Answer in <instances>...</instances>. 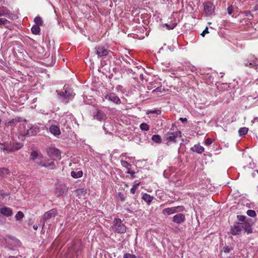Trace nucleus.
<instances>
[{
    "mask_svg": "<svg viewBox=\"0 0 258 258\" xmlns=\"http://www.w3.org/2000/svg\"><path fill=\"white\" fill-rule=\"evenodd\" d=\"M151 139L155 143L160 144L162 142V138L159 135H153Z\"/></svg>",
    "mask_w": 258,
    "mask_h": 258,
    "instance_id": "nucleus-28",
    "label": "nucleus"
},
{
    "mask_svg": "<svg viewBox=\"0 0 258 258\" xmlns=\"http://www.w3.org/2000/svg\"><path fill=\"white\" fill-rule=\"evenodd\" d=\"M138 255L126 252L124 254L123 258H137Z\"/></svg>",
    "mask_w": 258,
    "mask_h": 258,
    "instance_id": "nucleus-37",
    "label": "nucleus"
},
{
    "mask_svg": "<svg viewBox=\"0 0 258 258\" xmlns=\"http://www.w3.org/2000/svg\"><path fill=\"white\" fill-rule=\"evenodd\" d=\"M172 221L176 224H180L185 221V216L182 213H178L172 217Z\"/></svg>",
    "mask_w": 258,
    "mask_h": 258,
    "instance_id": "nucleus-15",
    "label": "nucleus"
},
{
    "mask_svg": "<svg viewBox=\"0 0 258 258\" xmlns=\"http://www.w3.org/2000/svg\"><path fill=\"white\" fill-rule=\"evenodd\" d=\"M57 97L59 102L66 104L72 100L75 95L73 89L65 85L62 89L56 90Z\"/></svg>",
    "mask_w": 258,
    "mask_h": 258,
    "instance_id": "nucleus-1",
    "label": "nucleus"
},
{
    "mask_svg": "<svg viewBox=\"0 0 258 258\" xmlns=\"http://www.w3.org/2000/svg\"><path fill=\"white\" fill-rule=\"evenodd\" d=\"M252 123H254L255 122H258V117H255L253 118V119L251 121Z\"/></svg>",
    "mask_w": 258,
    "mask_h": 258,
    "instance_id": "nucleus-56",
    "label": "nucleus"
},
{
    "mask_svg": "<svg viewBox=\"0 0 258 258\" xmlns=\"http://www.w3.org/2000/svg\"><path fill=\"white\" fill-rule=\"evenodd\" d=\"M0 213L3 215L9 217L12 215V209L7 207H4L0 209Z\"/></svg>",
    "mask_w": 258,
    "mask_h": 258,
    "instance_id": "nucleus-19",
    "label": "nucleus"
},
{
    "mask_svg": "<svg viewBox=\"0 0 258 258\" xmlns=\"http://www.w3.org/2000/svg\"><path fill=\"white\" fill-rule=\"evenodd\" d=\"M140 129L142 131H148L149 130V126L146 123H142L140 125Z\"/></svg>",
    "mask_w": 258,
    "mask_h": 258,
    "instance_id": "nucleus-34",
    "label": "nucleus"
},
{
    "mask_svg": "<svg viewBox=\"0 0 258 258\" xmlns=\"http://www.w3.org/2000/svg\"><path fill=\"white\" fill-rule=\"evenodd\" d=\"M237 219L240 222H244L246 220H245L246 217L244 215H237Z\"/></svg>",
    "mask_w": 258,
    "mask_h": 258,
    "instance_id": "nucleus-40",
    "label": "nucleus"
},
{
    "mask_svg": "<svg viewBox=\"0 0 258 258\" xmlns=\"http://www.w3.org/2000/svg\"><path fill=\"white\" fill-rule=\"evenodd\" d=\"M242 231L241 223L236 222L230 226V233L232 235H239Z\"/></svg>",
    "mask_w": 258,
    "mask_h": 258,
    "instance_id": "nucleus-13",
    "label": "nucleus"
},
{
    "mask_svg": "<svg viewBox=\"0 0 258 258\" xmlns=\"http://www.w3.org/2000/svg\"><path fill=\"white\" fill-rule=\"evenodd\" d=\"M112 77H113V74H111L109 76L108 78L109 79H111Z\"/></svg>",
    "mask_w": 258,
    "mask_h": 258,
    "instance_id": "nucleus-61",
    "label": "nucleus"
},
{
    "mask_svg": "<svg viewBox=\"0 0 258 258\" xmlns=\"http://www.w3.org/2000/svg\"><path fill=\"white\" fill-rule=\"evenodd\" d=\"M177 23H173L171 25V27L172 28V30L176 26Z\"/></svg>",
    "mask_w": 258,
    "mask_h": 258,
    "instance_id": "nucleus-55",
    "label": "nucleus"
},
{
    "mask_svg": "<svg viewBox=\"0 0 258 258\" xmlns=\"http://www.w3.org/2000/svg\"><path fill=\"white\" fill-rule=\"evenodd\" d=\"M57 214V210L56 209H52L45 212L41 220V222L42 223V227H43L45 223H47L50 219L54 218Z\"/></svg>",
    "mask_w": 258,
    "mask_h": 258,
    "instance_id": "nucleus-5",
    "label": "nucleus"
},
{
    "mask_svg": "<svg viewBox=\"0 0 258 258\" xmlns=\"http://www.w3.org/2000/svg\"><path fill=\"white\" fill-rule=\"evenodd\" d=\"M223 251L225 252V253H229L231 250L233 249V248L232 247H231L230 248L229 246H225L223 247Z\"/></svg>",
    "mask_w": 258,
    "mask_h": 258,
    "instance_id": "nucleus-41",
    "label": "nucleus"
},
{
    "mask_svg": "<svg viewBox=\"0 0 258 258\" xmlns=\"http://www.w3.org/2000/svg\"><path fill=\"white\" fill-rule=\"evenodd\" d=\"M213 143V141L210 138H207L205 141V144L206 145H207V146H209L210 145H211Z\"/></svg>",
    "mask_w": 258,
    "mask_h": 258,
    "instance_id": "nucleus-42",
    "label": "nucleus"
},
{
    "mask_svg": "<svg viewBox=\"0 0 258 258\" xmlns=\"http://www.w3.org/2000/svg\"><path fill=\"white\" fill-rule=\"evenodd\" d=\"M164 25L166 27L167 29L168 30H172V28L171 27V25H169L167 23H165Z\"/></svg>",
    "mask_w": 258,
    "mask_h": 258,
    "instance_id": "nucleus-54",
    "label": "nucleus"
},
{
    "mask_svg": "<svg viewBox=\"0 0 258 258\" xmlns=\"http://www.w3.org/2000/svg\"><path fill=\"white\" fill-rule=\"evenodd\" d=\"M140 184V182L135 183L130 190V192L132 194H134L136 192V190Z\"/></svg>",
    "mask_w": 258,
    "mask_h": 258,
    "instance_id": "nucleus-39",
    "label": "nucleus"
},
{
    "mask_svg": "<svg viewBox=\"0 0 258 258\" xmlns=\"http://www.w3.org/2000/svg\"><path fill=\"white\" fill-rule=\"evenodd\" d=\"M112 228L114 232L120 234L124 233L126 230V226L122 223L119 218L114 219Z\"/></svg>",
    "mask_w": 258,
    "mask_h": 258,
    "instance_id": "nucleus-3",
    "label": "nucleus"
},
{
    "mask_svg": "<svg viewBox=\"0 0 258 258\" xmlns=\"http://www.w3.org/2000/svg\"><path fill=\"white\" fill-rule=\"evenodd\" d=\"M190 150L198 154H202L204 151V148L200 144H196L190 148Z\"/></svg>",
    "mask_w": 258,
    "mask_h": 258,
    "instance_id": "nucleus-21",
    "label": "nucleus"
},
{
    "mask_svg": "<svg viewBox=\"0 0 258 258\" xmlns=\"http://www.w3.org/2000/svg\"><path fill=\"white\" fill-rule=\"evenodd\" d=\"M241 229H243L245 232L247 234H250L252 232V228L251 225L248 222L247 220L244 222L241 223Z\"/></svg>",
    "mask_w": 258,
    "mask_h": 258,
    "instance_id": "nucleus-18",
    "label": "nucleus"
},
{
    "mask_svg": "<svg viewBox=\"0 0 258 258\" xmlns=\"http://www.w3.org/2000/svg\"><path fill=\"white\" fill-rule=\"evenodd\" d=\"M39 131V127L38 126L29 124L28 125L27 127L24 130V135L28 137L35 136Z\"/></svg>",
    "mask_w": 258,
    "mask_h": 258,
    "instance_id": "nucleus-7",
    "label": "nucleus"
},
{
    "mask_svg": "<svg viewBox=\"0 0 258 258\" xmlns=\"http://www.w3.org/2000/svg\"><path fill=\"white\" fill-rule=\"evenodd\" d=\"M11 145V152H15L20 149L22 147L23 145L20 143H13L10 144Z\"/></svg>",
    "mask_w": 258,
    "mask_h": 258,
    "instance_id": "nucleus-23",
    "label": "nucleus"
},
{
    "mask_svg": "<svg viewBox=\"0 0 258 258\" xmlns=\"http://www.w3.org/2000/svg\"><path fill=\"white\" fill-rule=\"evenodd\" d=\"M246 13H248L249 14L250 13V12L249 11L246 12Z\"/></svg>",
    "mask_w": 258,
    "mask_h": 258,
    "instance_id": "nucleus-62",
    "label": "nucleus"
},
{
    "mask_svg": "<svg viewBox=\"0 0 258 258\" xmlns=\"http://www.w3.org/2000/svg\"><path fill=\"white\" fill-rule=\"evenodd\" d=\"M233 11V7L232 5H230L227 8V12L228 14L231 15Z\"/></svg>",
    "mask_w": 258,
    "mask_h": 258,
    "instance_id": "nucleus-45",
    "label": "nucleus"
},
{
    "mask_svg": "<svg viewBox=\"0 0 258 258\" xmlns=\"http://www.w3.org/2000/svg\"><path fill=\"white\" fill-rule=\"evenodd\" d=\"M10 175V172L8 168L5 167L0 168V176L6 177Z\"/></svg>",
    "mask_w": 258,
    "mask_h": 258,
    "instance_id": "nucleus-27",
    "label": "nucleus"
},
{
    "mask_svg": "<svg viewBox=\"0 0 258 258\" xmlns=\"http://www.w3.org/2000/svg\"><path fill=\"white\" fill-rule=\"evenodd\" d=\"M137 258H144V257L141 254H138Z\"/></svg>",
    "mask_w": 258,
    "mask_h": 258,
    "instance_id": "nucleus-60",
    "label": "nucleus"
},
{
    "mask_svg": "<svg viewBox=\"0 0 258 258\" xmlns=\"http://www.w3.org/2000/svg\"><path fill=\"white\" fill-rule=\"evenodd\" d=\"M0 144L1 145V149L3 150L8 151L9 152H11V145L9 144L8 143H4V144H1L0 143Z\"/></svg>",
    "mask_w": 258,
    "mask_h": 258,
    "instance_id": "nucleus-32",
    "label": "nucleus"
},
{
    "mask_svg": "<svg viewBox=\"0 0 258 258\" xmlns=\"http://www.w3.org/2000/svg\"><path fill=\"white\" fill-rule=\"evenodd\" d=\"M34 21L36 25L41 26L43 24L42 18L39 16H37L34 18Z\"/></svg>",
    "mask_w": 258,
    "mask_h": 258,
    "instance_id": "nucleus-33",
    "label": "nucleus"
},
{
    "mask_svg": "<svg viewBox=\"0 0 258 258\" xmlns=\"http://www.w3.org/2000/svg\"><path fill=\"white\" fill-rule=\"evenodd\" d=\"M82 249L81 248H78L75 251V255L77 256H78L79 254L81 253Z\"/></svg>",
    "mask_w": 258,
    "mask_h": 258,
    "instance_id": "nucleus-49",
    "label": "nucleus"
},
{
    "mask_svg": "<svg viewBox=\"0 0 258 258\" xmlns=\"http://www.w3.org/2000/svg\"><path fill=\"white\" fill-rule=\"evenodd\" d=\"M10 1L11 0H0V2H3V4L4 5H9Z\"/></svg>",
    "mask_w": 258,
    "mask_h": 258,
    "instance_id": "nucleus-51",
    "label": "nucleus"
},
{
    "mask_svg": "<svg viewBox=\"0 0 258 258\" xmlns=\"http://www.w3.org/2000/svg\"><path fill=\"white\" fill-rule=\"evenodd\" d=\"M41 157L40 156L38 155L37 151H33L31 152L30 155V159L32 161H35L37 158L39 159Z\"/></svg>",
    "mask_w": 258,
    "mask_h": 258,
    "instance_id": "nucleus-29",
    "label": "nucleus"
},
{
    "mask_svg": "<svg viewBox=\"0 0 258 258\" xmlns=\"http://www.w3.org/2000/svg\"><path fill=\"white\" fill-rule=\"evenodd\" d=\"M67 120L65 118H62L60 121V123L61 125H63L64 126L66 125Z\"/></svg>",
    "mask_w": 258,
    "mask_h": 258,
    "instance_id": "nucleus-50",
    "label": "nucleus"
},
{
    "mask_svg": "<svg viewBox=\"0 0 258 258\" xmlns=\"http://www.w3.org/2000/svg\"><path fill=\"white\" fill-rule=\"evenodd\" d=\"M35 163L41 167H48L52 166L54 164V163L53 161H51L50 162L46 163L45 162L42 161H41L39 162L37 161L35 162Z\"/></svg>",
    "mask_w": 258,
    "mask_h": 258,
    "instance_id": "nucleus-24",
    "label": "nucleus"
},
{
    "mask_svg": "<svg viewBox=\"0 0 258 258\" xmlns=\"http://www.w3.org/2000/svg\"><path fill=\"white\" fill-rule=\"evenodd\" d=\"M185 208L183 206H178L176 207L165 208L162 211V214L164 215L168 216L178 212H183Z\"/></svg>",
    "mask_w": 258,
    "mask_h": 258,
    "instance_id": "nucleus-9",
    "label": "nucleus"
},
{
    "mask_svg": "<svg viewBox=\"0 0 258 258\" xmlns=\"http://www.w3.org/2000/svg\"><path fill=\"white\" fill-rule=\"evenodd\" d=\"M215 6L211 2H207L204 3V10L208 16L214 15Z\"/></svg>",
    "mask_w": 258,
    "mask_h": 258,
    "instance_id": "nucleus-12",
    "label": "nucleus"
},
{
    "mask_svg": "<svg viewBox=\"0 0 258 258\" xmlns=\"http://www.w3.org/2000/svg\"><path fill=\"white\" fill-rule=\"evenodd\" d=\"M48 153L50 154V156H52V157H55L59 159L60 158L61 152L58 149L56 148H53L49 149Z\"/></svg>",
    "mask_w": 258,
    "mask_h": 258,
    "instance_id": "nucleus-20",
    "label": "nucleus"
},
{
    "mask_svg": "<svg viewBox=\"0 0 258 258\" xmlns=\"http://www.w3.org/2000/svg\"><path fill=\"white\" fill-rule=\"evenodd\" d=\"M179 120L183 123H186L187 122V119L186 118L180 117Z\"/></svg>",
    "mask_w": 258,
    "mask_h": 258,
    "instance_id": "nucleus-52",
    "label": "nucleus"
},
{
    "mask_svg": "<svg viewBox=\"0 0 258 258\" xmlns=\"http://www.w3.org/2000/svg\"><path fill=\"white\" fill-rule=\"evenodd\" d=\"M83 175V172L82 170L78 171H72L71 172V175L74 178H78L81 177Z\"/></svg>",
    "mask_w": 258,
    "mask_h": 258,
    "instance_id": "nucleus-26",
    "label": "nucleus"
},
{
    "mask_svg": "<svg viewBox=\"0 0 258 258\" xmlns=\"http://www.w3.org/2000/svg\"><path fill=\"white\" fill-rule=\"evenodd\" d=\"M0 27H6L9 30L13 29V26L11 24V22L5 18L0 17Z\"/></svg>",
    "mask_w": 258,
    "mask_h": 258,
    "instance_id": "nucleus-16",
    "label": "nucleus"
},
{
    "mask_svg": "<svg viewBox=\"0 0 258 258\" xmlns=\"http://www.w3.org/2000/svg\"><path fill=\"white\" fill-rule=\"evenodd\" d=\"M121 165L126 168L127 170L130 169L131 168V164L129 163H128L126 161L124 160H121Z\"/></svg>",
    "mask_w": 258,
    "mask_h": 258,
    "instance_id": "nucleus-35",
    "label": "nucleus"
},
{
    "mask_svg": "<svg viewBox=\"0 0 258 258\" xmlns=\"http://www.w3.org/2000/svg\"><path fill=\"white\" fill-rule=\"evenodd\" d=\"M33 228L35 230H37L38 226L37 225H34Z\"/></svg>",
    "mask_w": 258,
    "mask_h": 258,
    "instance_id": "nucleus-58",
    "label": "nucleus"
},
{
    "mask_svg": "<svg viewBox=\"0 0 258 258\" xmlns=\"http://www.w3.org/2000/svg\"><path fill=\"white\" fill-rule=\"evenodd\" d=\"M161 64L165 68H169L170 66V63L167 61L162 62L161 63Z\"/></svg>",
    "mask_w": 258,
    "mask_h": 258,
    "instance_id": "nucleus-48",
    "label": "nucleus"
},
{
    "mask_svg": "<svg viewBox=\"0 0 258 258\" xmlns=\"http://www.w3.org/2000/svg\"><path fill=\"white\" fill-rule=\"evenodd\" d=\"M208 33H209L208 28V27H206V28L205 29V30L203 31V32L201 33V35L203 37H204L205 36V35Z\"/></svg>",
    "mask_w": 258,
    "mask_h": 258,
    "instance_id": "nucleus-46",
    "label": "nucleus"
},
{
    "mask_svg": "<svg viewBox=\"0 0 258 258\" xmlns=\"http://www.w3.org/2000/svg\"><path fill=\"white\" fill-rule=\"evenodd\" d=\"M255 172L258 174V170H256L255 171V172H254L253 173H252V176L253 177H255L256 174H255Z\"/></svg>",
    "mask_w": 258,
    "mask_h": 258,
    "instance_id": "nucleus-59",
    "label": "nucleus"
},
{
    "mask_svg": "<svg viewBox=\"0 0 258 258\" xmlns=\"http://www.w3.org/2000/svg\"><path fill=\"white\" fill-rule=\"evenodd\" d=\"M248 128L243 127H241L238 130V134L240 136H243L245 135L248 132Z\"/></svg>",
    "mask_w": 258,
    "mask_h": 258,
    "instance_id": "nucleus-31",
    "label": "nucleus"
},
{
    "mask_svg": "<svg viewBox=\"0 0 258 258\" xmlns=\"http://www.w3.org/2000/svg\"><path fill=\"white\" fill-rule=\"evenodd\" d=\"M244 64L245 67L256 70L258 67V58L254 55H250L246 60H244Z\"/></svg>",
    "mask_w": 258,
    "mask_h": 258,
    "instance_id": "nucleus-6",
    "label": "nucleus"
},
{
    "mask_svg": "<svg viewBox=\"0 0 258 258\" xmlns=\"http://www.w3.org/2000/svg\"><path fill=\"white\" fill-rule=\"evenodd\" d=\"M181 137V132L180 131L176 132H168L166 136V144L169 146L171 144L177 143V139Z\"/></svg>",
    "mask_w": 258,
    "mask_h": 258,
    "instance_id": "nucleus-2",
    "label": "nucleus"
},
{
    "mask_svg": "<svg viewBox=\"0 0 258 258\" xmlns=\"http://www.w3.org/2000/svg\"><path fill=\"white\" fill-rule=\"evenodd\" d=\"M247 215L250 217H255L256 215L255 211L252 210H248L246 211Z\"/></svg>",
    "mask_w": 258,
    "mask_h": 258,
    "instance_id": "nucleus-38",
    "label": "nucleus"
},
{
    "mask_svg": "<svg viewBox=\"0 0 258 258\" xmlns=\"http://www.w3.org/2000/svg\"><path fill=\"white\" fill-rule=\"evenodd\" d=\"M9 5H4L3 4V2H0V17L5 16L9 19H13V17L15 16L7 8L6 6Z\"/></svg>",
    "mask_w": 258,
    "mask_h": 258,
    "instance_id": "nucleus-10",
    "label": "nucleus"
},
{
    "mask_svg": "<svg viewBox=\"0 0 258 258\" xmlns=\"http://www.w3.org/2000/svg\"><path fill=\"white\" fill-rule=\"evenodd\" d=\"M5 258H18V257L16 256L10 255L8 256H6Z\"/></svg>",
    "mask_w": 258,
    "mask_h": 258,
    "instance_id": "nucleus-57",
    "label": "nucleus"
},
{
    "mask_svg": "<svg viewBox=\"0 0 258 258\" xmlns=\"http://www.w3.org/2000/svg\"><path fill=\"white\" fill-rule=\"evenodd\" d=\"M103 99L112 102L115 104H120L121 101L118 96L114 92L105 93L103 95Z\"/></svg>",
    "mask_w": 258,
    "mask_h": 258,
    "instance_id": "nucleus-8",
    "label": "nucleus"
},
{
    "mask_svg": "<svg viewBox=\"0 0 258 258\" xmlns=\"http://www.w3.org/2000/svg\"><path fill=\"white\" fill-rule=\"evenodd\" d=\"M248 15V13H247V14H246V16H247Z\"/></svg>",
    "mask_w": 258,
    "mask_h": 258,
    "instance_id": "nucleus-63",
    "label": "nucleus"
},
{
    "mask_svg": "<svg viewBox=\"0 0 258 258\" xmlns=\"http://www.w3.org/2000/svg\"><path fill=\"white\" fill-rule=\"evenodd\" d=\"M49 131L51 132V133H52L55 136H58L60 134V131L59 127L55 125H51L49 127Z\"/></svg>",
    "mask_w": 258,
    "mask_h": 258,
    "instance_id": "nucleus-22",
    "label": "nucleus"
},
{
    "mask_svg": "<svg viewBox=\"0 0 258 258\" xmlns=\"http://www.w3.org/2000/svg\"><path fill=\"white\" fill-rule=\"evenodd\" d=\"M40 26L34 25L31 28V31L33 34L35 35H38L40 33Z\"/></svg>",
    "mask_w": 258,
    "mask_h": 258,
    "instance_id": "nucleus-30",
    "label": "nucleus"
},
{
    "mask_svg": "<svg viewBox=\"0 0 258 258\" xmlns=\"http://www.w3.org/2000/svg\"><path fill=\"white\" fill-rule=\"evenodd\" d=\"M126 173L127 174H131L132 178H134L135 177V172L131 170V168L128 170H127V171Z\"/></svg>",
    "mask_w": 258,
    "mask_h": 258,
    "instance_id": "nucleus-43",
    "label": "nucleus"
},
{
    "mask_svg": "<svg viewBox=\"0 0 258 258\" xmlns=\"http://www.w3.org/2000/svg\"><path fill=\"white\" fill-rule=\"evenodd\" d=\"M95 49L98 57L106 56L110 52L105 46L103 45L97 46L95 47Z\"/></svg>",
    "mask_w": 258,
    "mask_h": 258,
    "instance_id": "nucleus-11",
    "label": "nucleus"
},
{
    "mask_svg": "<svg viewBox=\"0 0 258 258\" xmlns=\"http://www.w3.org/2000/svg\"><path fill=\"white\" fill-rule=\"evenodd\" d=\"M24 214L21 211H19L17 212L15 216V218L16 220L20 221L24 217Z\"/></svg>",
    "mask_w": 258,
    "mask_h": 258,
    "instance_id": "nucleus-36",
    "label": "nucleus"
},
{
    "mask_svg": "<svg viewBox=\"0 0 258 258\" xmlns=\"http://www.w3.org/2000/svg\"><path fill=\"white\" fill-rule=\"evenodd\" d=\"M248 15V13H247V14H246V16H247Z\"/></svg>",
    "mask_w": 258,
    "mask_h": 258,
    "instance_id": "nucleus-64",
    "label": "nucleus"
},
{
    "mask_svg": "<svg viewBox=\"0 0 258 258\" xmlns=\"http://www.w3.org/2000/svg\"><path fill=\"white\" fill-rule=\"evenodd\" d=\"M103 129L104 131V132H105L106 134H107L109 133V131L107 130V128L106 127V124H104V125H103Z\"/></svg>",
    "mask_w": 258,
    "mask_h": 258,
    "instance_id": "nucleus-53",
    "label": "nucleus"
},
{
    "mask_svg": "<svg viewBox=\"0 0 258 258\" xmlns=\"http://www.w3.org/2000/svg\"><path fill=\"white\" fill-rule=\"evenodd\" d=\"M164 90V89L162 88V86L158 87L157 88H156L153 91L154 92H162V91Z\"/></svg>",
    "mask_w": 258,
    "mask_h": 258,
    "instance_id": "nucleus-47",
    "label": "nucleus"
},
{
    "mask_svg": "<svg viewBox=\"0 0 258 258\" xmlns=\"http://www.w3.org/2000/svg\"><path fill=\"white\" fill-rule=\"evenodd\" d=\"M21 246L20 241L15 237H9L6 241L5 248L10 250H14L15 247H19Z\"/></svg>",
    "mask_w": 258,
    "mask_h": 258,
    "instance_id": "nucleus-4",
    "label": "nucleus"
},
{
    "mask_svg": "<svg viewBox=\"0 0 258 258\" xmlns=\"http://www.w3.org/2000/svg\"><path fill=\"white\" fill-rule=\"evenodd\" d=\"M106 118L104 112L101 110H97L93 113V118L99 121H103Z\"/></svg>",
    "mask_w": 258,
    "mask_h": 258,
    "instance_id": "nucleus-14",
    "label": "nucleus"
},
{
    "mask_svg": "<svg viewBox=\"0 0 258 258\" xmlns=\"http://www.w3.org/2000/svg\"><path fill=\"white\" fill-rule=\"evenodd\" d=\"M118 197L120 199V200L122 201V202H123L125 200V197L124 196V195L121 193V192H119L118 193Z\"/></svg>",
    "mask_w": 258,
    "mask_h": 258,
    "instance_id": "nucleus-44",
    "label": "nucleus"
},
{
    "mask_svg": "<svg viewBox=\"0 0 258 258\" xmlns=\"http://www.w3.org/2000/svg\"><path fill=\"white\" fill-rule=\"evenodd\" d=\"M68 191V187L65 185H59L56 189V194L57 197L62 196Z\"/></svg>",
    "mask_w": 258,
    "mask_h": 258,
    "instance_id": "nucleus-17",
    "label": "nucleus"
},
{
    "mask_svg": "<svg viewBox=\"0 0 258 258\" xmlns=\"http://www.w3.org/2000/svg\"><path fill=\"white\" fill-rule=\"evenodd\" d=\"M142 199L149 205L154 199V197L151 196L148 194H144L142 197Z\"/></svg>",
    "mask_w": 258,
    "mask_h": 258,
    "instance_id": "nucleus-25",
    "label": "nucleus"
}]
</instances>
